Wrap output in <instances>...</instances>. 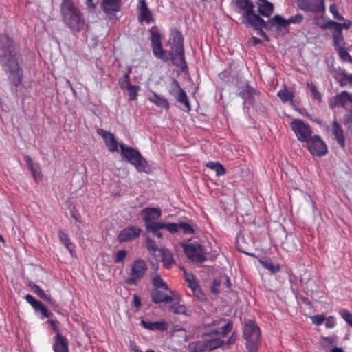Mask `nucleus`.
Masks as SVG:
<instances>
[{"label": "nucleus", "instance_id": "obj_1", "mask_svg": "<svg viewBox=\"0 0 352 352\" xmlns=\"http://www.w3.org/2000/svg\"><path fill=\"white\" fill-rule=\"evenodd\" d=\"M22 63V56L12 38L7 34H0V64L9 73V78L16 87L23 81Z\"/></svg>", "mask_w": 352, "mask_h": 352}, {"label": "nucleus", "instance_id": "obj_2", "mask_svg": "<svg viewBox=\"0 0 352 352\" xmlns=\"http://www.w3.org/2000/svg\"><path fill=\"white\" fill-rule=\"evenodd\" d=\"M60 12L64 23L73 33H78L87 27L85 19L74 3L69 0H63Z\"/></svg>", "mask_w": 352, "mask_h": 352}, {"label": "nucleus", "instance_id": "obj_3", "mask_svg": "<svg viewBox=\"0 0 352 352\" xmlns=\"http://www.w3.org/2000/svg\"><path fill=\"white\" fill-rule=\"evenodd\" d=\"M168 44L170 46V55L173 64L182 71H185L187 65L184 57V38L179 30H172Z\"/></svg>", "mask_w": 352, "mask_h": 352}, {"label": "nucleus", "instance_id": "obj_4", "mask_svg": "<svg viewBox=\"0 0 352 352\" xmlns=\"http://www.w3.org/2000/svg\"><path fill=\"white\" fill-rule=\"evenodd\" d=\"M120 154L123 159H125L129 163L133 165L138 172L150 173L151 168L146 160L137 149L123 144H120Z\"/></svg>", "mask_w": 352, "mask_h": 352}, {"label": "nucleus", "instance_id": "obj_5", "mask_svg": "<svg viewBox=\"0 0 352 352\" xmlns=\"http://www.w3.org/2000/svg\"><path fill=\"white\" fill-rule=\"evenodd\" d=\"M233 3L237 12L242 13L243 19L251 26L255 28L263 22V19L255 13V6L251 0H233Z\"/></svg>", "mask_w": 352, "mask_h": 352}, {"label": "nucleus", "instance_id": "obj_6", "mask_svg": "<svg viewBox=\"0 0 352 352\" xmlns=\"http://www.w3.org/2000/svg\"><path fill=\"white\" fill-rule=\"evenodd\" d=\"M261 331L256 323L250 320L245 322L243 328V338L246 340V346L249 352H256Z\"/></svg>", "mask_w": 352, "mask_h": 352}, {"label": "nucleus", "instance_id": "obj_7", "mask_svg": "<svg viewBox=\"0 0 352 352\" xmlns=\"http://www.w3.org/2000/svg\"><path fill=\"white\" fill-rule=\"evenodd\" d=\"M277 25V30L282 31L283 30V34H287L289 32V30L287 29L288 26V21L287 19H285L282 16L279 14L274 15L272 19H270L268 21H265L263 19V22L261 23L259 26H256L255 29L259 31V34L267 38L266 34L262 30V28H264L266 30H271L273 29L274 25Z\"/></svg>", "mask_w": 352, "mask_h": 352}, {"label": "nucleus", "instance_id": "obj_8", "mask_svg": "<svg viewBox=\"0 0 352 352\" xmlns=\"http://www.w3.org/2000/svg\"><path fill=\"white\" fill-rule=\"evenodd\" d=\"M186 256L194 263H202L207 260L203 247L197 243L182 244Z\"/></svg>", "mask_w": 352, "mask_h": 352}, {"label": "nucleus", "instance_id": "obj_9", "mask_svg": "<svg viewBox=\"0 0 352 352\" xmlns=\"http://www.w3.org/2000/svg\"><path fill=\"white\" fill-rule=\"evenodd\" d=\"M291 127L299 141L307 142L311 138L312 130L311 126L305 124L302 120L296 119L293 120L291 122Z\"/></svg>", "mask_w": 352, "mask_h": 352}, {"label": "nucleus", "instance_id": "obj_10", "mask_svg": "<svg viewBox=\"0 0 352 352\" xmlns=\"http://www.w3.org/2000/svg\"><path fill=\"white\" fill-rule=\"evenodd\" d=\"M147 270V265L143 259L135 261L131 267V277L126 280L129 285H136L143 277Z\"/></svg>", "mask_w": 352, "mask_h": 352}, {"label": "nucleus", "instance_id": "obj_11", "mask_svg": "<svg viewBox=\"0 0 352 352\" xmlns=\"http://www.w3.org/2000/svg\"><path fill=\"white\" fill-rule=\"evenodd\" d=\"M341 107L348 111L352 109V95L346 91L338 94L329 100V107Z\"/></svg>", "mask_w": 352, "mask_h": 352}, {"label": "nucleus", "instance_id": "obj_12", "mask_svg": "<svg viewBox=\"0 0 352 352\" xmlns=\"http://www.w3.org/2000/svg\"><path fill=\"white\" fill-rule=\"evenodd\" d=\"M150 33L153 54L157 58L166 60L168 58L164 57L166 51L162 48L161 34L158 32L157 28L152 27L150 29Z\"/></svg>", "mask_w": 352, "mask_h": 352}, {"label": "nucleus", "instance_id": "obj_13", "mask_svg": "<svg viewBox=\"0 0 352 352\" xmlns=\"http://www.w3.org/2000/svg\"><path fill=\"white\" fill-rule=\"evenodd\" d=\"M299 9L316 13L323 12L325 10L324 0H296Z\"/></svg>", "mask_w": 352, "mask_h": 352}, {"label": "nucleus", "instance_id": "obj_14", "mask_svg": "<svg viewBox=\"0 0 352 352\" xmlns=\"http://www.w3.org/2000/svg\"><path fill=\"white\" fill-rule=\"evenodd\" d=\"M307 146L313 155L323 156L327 153V147L318 135H314L307 142Z\"/></svg>", "mask_w": 352, "mask_h": 352}, {"label": "nucleus", "instance_id": "obj_15", "mask_svg": "<svg viewBox=\"0 0 352 352\" xmlns=\"http://www.w3.org/2000/svg\"><path fill=\"white\" fill-rule=\"evenodd\" d=\"M169 94L173 96L176 100L184 104L186 108L189 111L190 109V103L187 97L186 91H184L179 85L176 80H173L170 84V89L168 91Z\"/></svg>", "mask_w": 352, "mask_h": 352}, {"label": "nucleus", "instance_id": "obj_16", "mask_svg": "<svg viewBox=\"0 0 352 352\" xmlns=\"http://www.w3.org/2000/svg\"><path fill=\"white\" fill-rule=\"evenodd\" d=\"M122 0H102L101 8L109 19H116V13L120 11Z\"/></svg>", "mask_w": 352, "mask_h": 352}, {"label": "nucleus", "instance_id": "obj_17", "mask_svg": "<svg viewBox=\"0 0 352 352\" xmlns=\"http://www.w3.org/2000/svg\"><path fill=\"white\" fill-rule=\"evenodd\" d=\"M141 214L146 228L162 216V210L157 208H146L141 211Z\"/></svg>", "mask_w": 352, "mask_h": 352}, {"label": "nucleus", "instance_id": "obj_18", "mask_svg": "<svg viewBox=\"0 0 352 352\" xmlns=\"http://www.w3.org/2000/svg\"><path fill=\"white\" fill-rule=\"evenodd\" d=\"M151 297L152 301L155 304H160L161 302H172L175 300L178 302L179 301V297L177 296L175 297L171 296L165 294L163 291H161L157 289H153L151 292Z\"/></svg>", "mask_w": 352, "mask_h": 352}, {"label": "nucleus", "instance_id": "obj_19", "mask_svg": "<svg viewBox=\"0 0 352 352\" xmlns=\"http://www.w3.org/2000/svg\"><path fill=\"white\" fill-rule=\"evenodd\" d=\"M140 233L141 229L138 227H128L120 232L118 239L120 243L131 241L139 236Z\"/></svg>", "mask_w": 352, "mask_h": 352}, {"label": "nucleus", "instance_id": "obj_20", "mask_svg": "<svg viewBox=\"0 0 352 352\" xmlns=\"http://www.w3.org/2000/svg\"><path fill=\"white\" fill-rule=\"evenodd\" d=\"M98 133L102 137L106 146L108 148L109 151H118V144L113 133L102 129L98 130Z\"/></svg>", "mask_w": 352, "mask_h": 352}, {"label": "nucleus", "instance_id": "obj_21", "mask_svg": "<svg viewBox=\"0 0 352 352\" xmlns=\"http://www.w3.org/2000/svg\"><path fill=\"white\" fill-rule=\"evenodd\" d=\"M138 9L139 10L138 21L140 22L145 21L146 23H150L154 21L153 14L145 0H139Z\"/></svg>", "mask_w": 352, "mask_h": 352}, {"label": "nucleus", "instance_id": "obj_22", "mask_svg": "<svg viewBox=\"0 0 352 352\" xmlns=\"http://www.w3.org/2000/svg\"><path fill=\"white\" fill-rule=\"evenodd\" d=\"M238 95L243 98L245 106L252 105L254 102L256 91L249 85H245V88L240 91Z\"/></svg>", "mask_w": 352, "mask_h": 352}, {"label": "nucleus", "instance_id": "obj_23", "mask_svg": "<svg viewBox=\"0 0 352 352\" xmlns=\"http://www.w3.org/2000/svg\"><path fill=\"white\" fill-rule=\"evenodd\" d=\"M331 131L342 148H345V138L343 129L336 120L332 122Z\"/></svg>", "mask_w": 352, "mask_h": 352}, {"label": "nucleus", "instance_id": "obj_24", "mask_svg": "<svg viewBox=\"0 0 352 352\" xmlns=\"http://www.w3.org/2000/svg\"><path fill=\"white\" fill-rule=\"evenodd\" d=\"M141 325L150 331H164L168 329V323L164 321L151 322L144 320H141Z\"/></svg>", "mask_w": 352, "mask_h": 352}, {"label": "nucleus", "instance_id": "obj_25", "mask_svg": "<svg viewBox=\"0 0 352 352\" xmlns=\"http://www.w3.org/2000/svg\"><path fill=\"white\" fill-rule=\"evenodd\" d=\"M54 352H68V342L64 336L57 333L55 336V343L53 346Z\"/></svg>", "mask_w": 352, "mask_h": 352}, {"label": "nucleus", "instance_id": "obj_26", "mask_svg": "<svg viewBox=\"0 0 352 352\" xmlns=\"http://www.w3.org/2000/svg\"><path fill=\"white\" fill-rule=\"evenodd\" d=\"M258 3L259 14L265 17H270L274 12V5L267 0H262Z\"/></svg>", "mask_w": 352, "mask_h": 352}, {"label": "nucleus", "instance_id": "obj_27", "mask_svg": "<svg viewBox=\"0 0 352 352\" xmlns=\"http://www.w3.org/2000/svg\"><path fill=\"white\" fill-rule=\"evenodd\" d=\"M156 258H161L164 267L166 269L170 267L174 260L172 254L167 249H163Z\"/></svg>", "mask_w": 352, "mask_h": 352}, {"label": "nucleus", "instance_id": "obj_28", "mask_svg": "<svg viewBox=\"0 0 352 352\" xmlns=\"http://www.w3.org/2000/svg\"><path fill=\"white\" fill-rule=\"evenodd\" d=\"M29 287L32 289V291L35 293L39 298H41V299L44 300L45 301H46L47 302L50 303V304H52V305H54V302L52 300V298H50V296H48L47 294H46L45 293V292L41 289V287L33 283H29Z\"/></svg>", "mask_w": 352, "mask_h": 352}, {"label": "nucleus", "instance_id": "obj_29", "mask_svg": "<svg viewBox=\"0 0 352 352\" xmlns=\"http://www.w3.org/2000/svg\"><path fill=\"white\" fill-rule=\"evenodd\" d=\"M351 24L352 23L350 21H347L346 22L342 23H340L334 21H329L322 27V28H329L331 30L340 29V32H342L343 28L347 30L351 27Z\"/></svg>", "mask_w": 352, "mask_h": 352}, {"label": "nucleus", "instance_id": "obj_30", "mask_svg": "<svg viewBox=\"0 0 352 352\" xmlns=\"http://www.w3.org/2000/svg\"><path fill=\"white\" fill-rule=\"evenodd\" d=\"M148 100L156 104L157 106L164 108V109H168L169 108V103L166 98L154 93L151 96L148 98Z\"/></svg>", "mask_w": 352, "mask_h": 352}, {"label": "nucleus", "instance_id": "obj_31", "mask_svg": "<svg viewBox=\"0 0 352 352\" xmlns=\"http://www.w3.org/2000/svg\"><path fill=\"white\" fill-rule=\"evenodd\" d=\"M146 247L148 251L151 253L154 257H157V256L160 254V252L163 250L162 248H160L157 247L156 243L149 237L146 238Z\"/></svg>", "mask_w": 352, "mask_h": 352}, {"label": "nucleus", "instance_id": "obj_32", "mask_svg": "<svg viewBox=\"0 0 352 352\" xmlns=\"http://www.w3.org/2000/svg\"><path fill=\"white\" fill-rule=\"evenodd\" d=\"M151 283L155 287V289H163L168 290V285L166 283L162 278L160 274H155L151 279Z\"/></svg>", "mask_w": 352, "mask_h": 352}, {"label": "nucleus", "instance_id": "obj_33", "mask_svg": "<svg viewBox=\"0 0 352 352\" xmlns=\"http://www.w3.org/2000/svg\"><path fill=\"white\" fill-rule=\"evenodd\" d=\"M188 349L191 352H204L206 351V344L204 341H196L188 344Z\"/></svg>", "mask_w": 352, "mask_h": 352}, {"label": "nucleus", "instance_id": "obj_34", "mask_svg": "<svg viewBox=\"0 0 352 352\" xmlns=\"http://www.w3.org/2000/svg\"><path fill=\"white\" fill-rule=\"evenodd\" d=\"M333 31V43L334 46L336 49L338 48L339 47H343L342 45L344 44V38L342 36V32H340V29L338 30H332Z\"/></svg>", "mask_w": 352, "mask_h": 352}, {"label": "nucleus", "instance_id": "obj_35", "mask_svg": "<svg viewBox=\"0 0 352 352\" xmlns=\"http://www.w3.org/2000/svg\"><path fill=\"white\" fill-rule=\"evenodd\" d=\"M224 341L219 338H214L205 342L206 350L212 351L220 347Z\"/></svg>", "mask_w": 352, "mask_h": 352}, {"label": "nucleus", "instance_id": "obj_36", "mask_svg": "<svg viewBox=\"0 0 352 352\" xmlns=\"http://www.w3.org/2000/svg\"><path fill=\"white\" fill-rule=\"evenodd\" d=\"M161 225L162 223H151V226H147L146 229L151 232L157 238L162 239L163 237V234L160 232V229L164 228L161 227Z\"/></svg>", "mask_w": 352, "mask_h": 352}, {"label": "nucleus", "instance_id": "obj_37", "mask_svg": "<svg viewBox=\"0 0 352 352\" xmlns=\"http://www.w3.org/2000/svg\"><path fill=\"white\" fill-rule=\"evenodd\" d=\"M126 88L129 92V100H134L138 96V92L140 90V87L138 85H132L130 82L124 87Z\"/></svg>", "mask_w": 352, "mask_h": 352}, {"label": "nucleus", "instance_id": "obj_38", "mask_svg": "<svg viewBox=\"0 0 352 352\" xmlns=\"http://www.w3.org/2000/svg\"><path fill=\"white\" fill-rule=\"evenodd\" d=\"M336 79L341 87H344L349 83L352 85V74H348L346 72H342V77Z\"/></svg>", "mask_w": 352, "mask_h": 352}, {"label": "nucleus", "instance_id": "obj_39", "mask_svg": "<svg viewBox=\"0 0 352 352\" xmlns=\"http://www.w3.org/2000/svg\"><path fill=\"white\" fill-rule=\"evenodd\" d=\"M185 280L188 283V286L195 292L196 289L199 287L195 279V276L192 274H188L186 271H184Z\"/></svg>", "mask_w": 352, "mask_h": 352}, {"label": "nucleus", "instance_id": "obj_40", "mask_svg": "<svg viewBox=\"0 0 352 352\" xmlns=\"http://www.w3.org/2000/svg\"><path fill=\"white\" fill-rule=\"evenodd\" d=\"M179 229H181L185 234H192L195 232L192 226L190 223L184 221L179 222Z\"/></svg>", "mask_w": 352, "mask_h": 352}, {"label": "nucleus", "instance_id": "obj_41", "mask_svg": "<svg viewBox=\"0 0 352 352\" xmlns=\"http://www.w3.org/2000/svg\"><path fill=\"white\" fill-rule=\"evenodd\" d=\"M278 96L283 102L292 100L294 98V95L289 92L286 89L279 91L278 92Z\"/></svg>", "mask_w": 352, "mask_h": 352}, {"label": "nucleus", "instance_id": "obj_42", "mask_svg": "<svg viewBox=\"0 0 352 352\" xmlns=\"http://www.w3.org/2000/svg\"><path fill=\"white\" fill-rule=\"evenodd\" d=\"M339 56L344 61L352 62V58L347 52L346 49L344 47H338L336 49Z\"/></svg>", "mask_w": 352, "mask_h": 352}, {"label": "nucleus", "instance_id": "obj_43", "mask_svg": "<svg viewBox=\"0 0 352 352\" xmlns=\"http://www.w3.org/2000/svg\"><path fill=\"white\" fill-rule=\"evenodd\" d=\"M164 229H166L168 230L170 233H177L179 231V223H162L161 225Z\"/></svg>", "mask_w": 352, "mask_h": 352}, {"label": "nucleus", "instance_id": "obj_44", "mask_svg": "<svg viewBox=\"0 0 352 352\" xmlns=\"http://www.w3.org/2000/svg\"><path fill=\"white\" fill-rule=\"evenodd\" d=\"M25 298L27 300V302L34 308L36 311H38V308H39L40 306H41V305L43 304L41 302L37 300L30 294H27L25 296Z\"/></svg>", "mask_w": 352, "mask_h": 352}, {"label": "nucleus", "instance_id": "obj_45", "mask_svg": "<svg viewBox=\"0 0 352 352\" xmlns=\"http://www.w3.org/2000/svg\"><path fill=\"white\" fill-rule=\"evenodd\" d=\"M33 177L34 178L36 182H38L42 179L41 171L40 167L38 164L32 166V168H29Z\"/></svg>", "mask_w": 352, "mask_h": 352}, {"label": "nucleus", "instance_id": "obj_46", "mask_svg": "<svg viewBox=\"0 0 352 352\" xmlns=\"http://www.w3.org/2000/svg\"><path fill=\"white\" fill-rule=\"evenodd\" d=\"M261 263L265 268L267 269L272 273H276L280 270V267L278 265H274L273 263L268 261H261Z\"/></svg>", "mask_w": 352, "mask_h": 352}, {"label": "nucleus", "instance_id": "obj_47", "mask_svg": "<svg viewBox=\"0 0 352 352\" xmlns=\"http://www.w3.org/2000/svg\"><path fill=\"white\" fill-rule=\"evenodd\" d=\"M170 309L176 314H186V309L184 305H179L173 303L170 306Z\"/></svg>", "mask_w": 352, "mask_h": 352}, {"label": "nucleus", "instance_id": "obj_48", "mask_svg": "<svg viewBox=\"0 0 352 352\" xmlns=\"http://www.w3.org/2000/svg\"><path fill=\"white\" fill-rule=\"evenodd\" d=\"M58 236L61 242L66 246L67 249L69 250V246L72 245V243L69 242L67 234L65 233L64 231L60 230L58 232Z\"/></svg>", "mask_w": 352, "mask_h": 352}, {"label": "nucleus", "instance_id": "obj_49", "mask_svg": "<svg viewBox=\"0 0 352 352\" xmlns=\"http://www.w3.org/2000/svg\"><path fill=\"white\" fill-rule=\"evenodd\" d=\"M307 85L310 88V90L312 93L313 98L315 100H317L320 102L322 100L321 94L317 91L316 86L312 82L307 83Z\"/></svg>", "mask_w": 352, "mask_h": 352}, {"label": "nucleus", "instance_id": "obj_50", "mask_svg": "<svg viewBox=\"0 0 352 352\" xmlns=\"http://www.w3.org/2000/svg\"><path fill=\"white\" fill-rule=\"evenodd\" d=\"M303 19H304V16L301 14H297L295 16H292L287 19L288 25L292 23L299 24L302 21Z\"/></svg>", "mask_w": 352, "mask_h": 352}, {"label": "nucleus", "instance_id": "obj_51", "mask_svg": "<svg viewBox=\"0 0 352 352\" xmlns=\"http://www.w3.org/2000/svg\"><path fill=\"white\" fill-rule=\"evenodd\" d=\"M222 283L221 276L219 278H214L212 282V285L211 287V292L212 294L217 295L219 294V290L217 289V287L220 286Z\"/></svg>", "mask_w": 352, "mask_h": 352}, {"label": "nucleus", "instance_id": "obj_52", "mask_svg": "<svg viewBox=\"0 0 352 352\" xmlns=\"http://www.w3.org/2000/svg\"><path fill=\"white\" fill-rule=\"evenodd\" d=\"M330 12L333 14V17L338 21H343L344 17L338 12L337 7L335 4L331 5L329 8Z\"/></svg>", "mask_w": 352, "mask_h": 352}, {"label": "nucleus", "instance_id": "obj_53", "mask_svg": "<svg viewBox=\"0 0 352 352\" xmlns=\"http://www.w3.org/2000/svg\"><path fill=\"white\" fill-rule=\"evenodd\" d=\"M127 255V252L124 250H119L115 257L116 263H122Z\"/></svg>", "mask_w": 352, "mask_h": 352}, {"label": "nucleus", "instance_id": "obj_54", "mask_svg": "<svg viewBox=\"0 0 352 352\" xmlns=\"http://www.w3.org/2000/svg\"><path fill=\"white\" fill-rule=\"evenodd\" d=\"M342 318L344 320L349 324L351 326H352V314L347 310H342L340 312Z\"/></svg>", "mask_w": 352, "mask_h": 352}, {"label": "nucleus", "instance_id": "obj_55", "mask_svg": "<svg viewBox=\"0 0 352 352\" xmlns=\"http://www.w3.org/2000/svg\"><path fill=\"white\" fill-rule=\"evenodd\" d=\"M38 311L41 312L43 317L50 318L52 316V314L48 311L47 307L43 304H42L41 306L38 308Z\"/></svg>", "mask_w": 352, "mask_h": 352}, {"label": "nucleus", "instance_id": "obj_56", "mask_svg": "<svg viewBox=\"0 0 352 352\" xmlns=\"http://www.w3.org/2000/svg\"><path fill=\"white\" fill-rule=\"evenodd\" d=\"M232 329V322H229L228 323H226L225 325H223L221 329V333H222V335L223 336H226V334L230 332Z\"/></svg>", "mask_w": 352, "mask_h": 352}, {"label": "nucleus", "instance_id": "obj_57", "mask_svg": "<svg viewBox=\"0 0 352 352\" xmlns=\"http://www.w3.org/2000/svg\"><path fill=\"white\" fill-rule=\"evenodd\" d=\"M214 166H216L214 170L218 176L223 175L226 173V169L221 164L217 162Z\"/></svg>", "mask_w": 352, "mask_h": 352}, {"label": "nucleus", "instance_id": "obj_58", "mask_svg": "<svg viewBox=\"0 0 352 352\" xmlns=\"http://www.w3.org/2000/svg\"><path fill=\"white\" fill-rule=\"evenodd\" d=\"M133 305L135 307L136 309L138 311L142 307V301L141 299L137 294H133Z\"/></svg>", "mask_w": 352, "mask_h": 352}, {"label": "nucleus", "instance_id": "obj_59", "mask_svg": "<svg viewBox=\"0 0 352 352\" xmlns=\"http://www.w3.org/2000/svg\"><path fill=\"white\" fill-rule=\"evenodd\" d=\"M221 280H222V284L223 286H225L226 288L229 289L231 287V282L230 280V278L226 275H222L221 276Z\"/></svg>", "mask_w": 352, "mask_h": 352}, {"label": "nucleus", "instance_id": "obj_60", "mask_svg": "<svg viewBox=\"0 0 352 352\" xmlns=\"http://www.w3.org/2000/svg\"><path fill=\"white\" fill-rule=\"evenodd\" d=\"M324 320V317L320 315H315L312 317V322L316 324H321Z\"/></svg>", "mask_w": 352, "mask_h": 352}, {"label": "nucleus", "instance_id": "obj_61", "mask_svg": "<svg viewBox=\"0 0 352 352\" xmlns=\"http://www.w3.org/2000/svg\"><path fill=\"white\" fill-rule=\"evenodd\" d=\"M236 340V335L234 332L232 333V335L228 338V342H226L227 347L229 348L230 345L233 344Z\"/></svg>", "mask_w": 352, "mask_h": 352}, {"label": "nucleus", "instance_id": "obj_62", "mask_svg": "<svg viewBox=\"0 0 352 352\" xmlns=\"http://www.w3.org/2000/svg\"><path fill=\"white\" fill-rule=\"evenodd\" d=\"M131 73V68L129 69V71L126 74H124V81L122 84V87L124 88L128 82H130V80H129V74Z\"/></svg>", "mask_w": 352, "mask_h": 352}, {"label": "nucleus", "instance_id": "obj_63", "mask_svg": "<svg viewBox=\"0 0 352 352\" xmlns=\"http://www.w3.org/2000/svg\"><path fill=\"white\" fill-rule=\"evenodd\" d=\"M25 161L28 164V166L29 168H32V166H35L36 164L33 162L31 157L28 155H26L25 157Z\"/></svg>", "mask_w": 352, "mask_h": 352}, {"label": "nucleus", "instance_id": "obj_64", "mask_svg": "<svg viewBox=\"0 0 352 352\" xmlns=\"http://www.w3.org/2000/svg\"><path fill=\"white\" fill-rule=\"evenodd\" d=\"M330 352H344L343 349L340 347L335 346L333 348Z\"/></svg>", "mask_w": 352, "mask_h": 352}]
</instances>
